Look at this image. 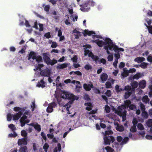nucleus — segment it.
<instances>
[{"label":"nucleus","instance_id":"obj_1","mask_svg":"<svg viewBox=\"0 0 152 152\" xmlns=\"http://www.w3.org/2000/svg\"><path fill=\"white\" fill-rule=\"evenodd\" d=\"M99 38L100 39L93 40L92 42L96 43L99 47H102L104 46L107 54H110L109 49L111 51H113L114 52L118 51L119 52L120 51L123 52L124 51L123 48H118L117 45L113 43L112 40L110 38H106L102 39L100 37Z\"/></svg>","mask_w":152,"mask_h":152},{"label":"nucleus","instance_id":"obj_2","mask_svg":"<svg viewBox=\"0 0 152 152\" xmlns=\"http://www.w3.org/2000/svg\"><path fill=\"white\" fill-rule=\"evenodd\" d=\"M124 102V105H123L118 107L117 110H115L114 108H113V110L115 111V113L122 117L123 121H124L126 119V112L125 110L126 108L128 109L129 108L131 110H134L136 109L135 105L130 104L131 103V101L129 100H126Z\"/></svg>","mask_w":152,"mask_h":152},{"label":"nucleus","instance_id":"obj_3","mask_svg":"<svg viewBox=\"0 0 152 152\" xmlns=\"http://www.w3.org/2000/svg\"><path fill=\"white\" fill-rule=\"evenodd\" d=\"M61 97L63 99H68L71 100L65 104H62L61 102H58L59 105L63 106V107L66 108V111L67 112V113L69 114H70V113L69 112V108L71 106V104L74 100L75 99L77 100L78 99V97L75 96L70 92L66 91H63L61 94Z\"/></svg>","mask_w":152,"mask_h":152},{"label":"nucleus","instance_id":"obj_4","mask_svg":"<svg viewBox=\"0 0 152 152\" xmlns=\"http://www.w3.org/2000/svg\"><path fill=\"white\" fill-rule=\"evenodd\" d=\"M96 4V3L93 0H86L80 5L81 8L80 10L83 12H87L90 10L91 6L93 7Z\"/></svg>","mask_w":152,"mask_h":152},{"label":"nucleus","instance_id":"obj_5","mask_svg":"<svg viewBox=\"0 0 152 152\" xmlns=\"http://www.w3.org/2000/svg\"><path fill=\"white\" fill-rule=\"evenodd\" d=\"M102 132L104 136V140L105 144L109 145L111 142H113L115 140L114 137L112 136H109L113 134V132L110 128H108L107 130L105 131L104 133L103 132Z\"/></svg>","mask_w":152,"mask_h":152},{"label":"nucleus","instance_id":"obj_6","mask_svg":"<svg viewBox=\"0 0 152 152\" xmlns=\"http://www.w3.org/2000/svg\"><path fill=\"white\" fill-rule=\"evenodd\" d=\"M84 52L85 56L88 55L89 57H91L92 59L96 63H99V64L102 63L103 64L106 63V61L105 59H99L97 56H94L92 53L89 50L86 49L85 50Z\"/></svg>","mask_w":152,"mask_h":152},{"label":"nucleus","instance_id":"obj_7","mask_svg":"<svg viewBox=\"0 0 152 152\" xmlns=\"http://www.w3.org/2000/svg\"><path fill=\"white\" fill-rule=\"evenodd\" d=\"M33 60H35L37 63L38 64L42 61V59L41 56H38L37 54L33 52H31L29 55L28 60H30V59Z\"/></svg>","mask_w":152,"mask_h":152},{"label":"nucleus","instance_id":"obj_8","mask_svg":"<svg viewBox=\"0 0 152 152\" xmlns=\"http://www.w3.org/2000/svg\"><path fill=\"white\" fill-rule=\"evenodd\" d=\"M104 116V119L102 118H99V119L101 122H105L107 121L108 123H112L115 119V115L112 114H108Z\"/></svg>","mask_w":152,"mask_h":152},{"label":"nucleus","instance_id":"obj_9","mask_svg":"<svg viewBox=\"0 0 152 152\" xmlns=\"http://www.w3.org/2000/svg\"><path fill=\"white\" fill-rule=\"evenodd\" d=\"M128 140L129 139L127 137H125L121 142L120 143H115L113 145V146L114 148L116 149V150L118 151H119L121 149L123 145L126 143Z\"/></svg>","mask_w":152,"mask_h":152},{"label":"nucleus","instance_id":"obj_10","mask_svg":"<svg viewBox=\"0 0 152 152\" xmlns=\"http://www.w3.org/2000/svg\"><path fill=\"white\" fill-rule=\"evenodd\" d=\"M43 56L44 60L48 65L50 64L51 65H53L56 64L57 62V60L56 59L51 60L46 53H43Z\"/></svg>","mask_w":152,"mask_h":152},{"label":"nucleus","instance_id":"obj_11","mask_svg":"<svg viewBox=\"0 0 152 152\" xmlns=\"http://www.w3.org/2000/svg\"><path fill=\"white\" fill-rule=\"evenodd\" d=\"M24 20L25 21V25L26 27L30 28L29 29H26V30L28 33H31L32 32V27H33L37 29H38V28L37 26V21H36L34 22V25L33 26H31V25L29 24L27 20L24 19Z\"/></svg>","mask_w":152,"mask_h":152},{"label":"nucleus","instance_id":"obj_12","mask_svg":"<svg viewBox=\"0 0 152 152\" xmlns=\"http://www.w3.org/2000/svg\"><path fill=\"white\" fill-rule=\"evenodd\" d=\"M67 8L68 9L69 12L70 14H71V19L73 21H76L77 18V16L76 15H72L73 13V10L71 7V5L67 7Z\"/></svg>","mask_w":152,"mask_h":152},{"label":"nucleus","instance_id":"obj_13","mask_svg":"<svg viewBox=\"0 0 152 152\" xmlns=\"http://www.w3.org/2000/svg\"><path fill=\"white\" fill-rule=\"evenodd\" d=\"M125 89L127 91L125 93L124 97L125 99H127L131 94L133 91L132 90H131V86H125Z\"/></svg>","mask_w":152,"mask_h":152},{"label":"nucleus","instance_id":"obj_14","mask_svg":"<svg viewBox=\"0 0 152 152\" xmlns=\"http://www.w3.org/2000/svg\"><path fill=\"white\" fill-rule=\"evenodd\" d=\"M20 121L21 124V126L22 127L24 126L26 123L29 122V120L27 119V117L26 115H23L20 119Z\"/></svg>","mask_w":152,"mask_h":152},{"label":"nucleus","instance_id":"obj_15","mask_svg":"<svg viewBox=\"0 0 152 152\" xmlns=\"http://www.w3.org/2000/svg\"><path fill=\"white\" fill-rule=\"evenodd\" d=\"M57 106L55 102L50 103L48 105L47 109V112L48 113H51L53 111V109Z\"/></svg>","mask_w":152,"mask_h":152},{"label":"nucleus","instance_id":"obj_16","mask_svg":"<svg viewBox=\"0 0 152 152\" xmlns=\"http://www.w3.org/2000/svg\"><path fill=\"white\" fill-rule=\"evenodd\" d=\"M55 31L56 32H58V36L60 37L59 41H62L64 39V36L62 35V32L61 29L59 28L58 27H56L55 28Z\"/></svg>","mask_w":152,"mask_h":152},{"label":"nucleus","instance_id":"obj_17","mask_svg":"<svg viewBox=\"0 0 152 152\" xmlns=\"http://www.w3.org/2000/svg\"><path fill=\"white\" fill-rule=\"evenodd\" d=\"M96 110H92L91 111L87 112L86 113V116L89 119H92V118H93L94 119H96L95 116L92 115V114H95L96 112Z\"/></svg>","mask_w":152,"mask_h":152},{"label":"nucleus","instance_id":"obj_18","mask_svg":"<svg viewBox=\"0 0 152 152\" xmlns=\"http://www.w3.org/2000/svg\"><path fill=\"white\" fill-rule=\"evenodd\" d=\"M52 70L48 69H47L41 71L40 72L41 75L44 76L48 77Z\"/></svg>","mask_w":152,"mask_h":152},{"label":"nucleus","instance_id":"obj_19","mask_svg":"<svg viewBox=\"0 0 152 152\" xmlns=\"http://www.w3.org/2000/svg\"><path fill=\"white\" fill-rule=\"evenodd\" d=\"M48 77V81L50 83H51L55 79L56 75L54 72H53L51 71Z\"/></svg>","mask_w":152,"mask_h":152},{"label":"nucleus","instance_id":"obj_20","mask_svg":"<svg viewBox=\"0 0 152 152\" xmlns=\"http://www.w3.org/2000/svg\"><path fill=\"white\" fill-rule=\"evenodd\" d=\"M72 34L76 39H78L82 34L77 29H75L73 31Z\"/></svg>","mask_w":152,"mask_h":152},{"label":"nucleus","instance_id":"obj_21","mask_svg":"<svg viewBox=\"0 0 152 152\" xmlns=\"http://www.w3.org/2000/svg\"><path fill=\"white\" fill-rule=\"evenodd\" d=\"M114 124L116 129L118 131L122 132L124 130V128L123 126L119 125L118 122H114Z\"/></svg>","mask_w":152,"mask_h":152},{"label":"nucleus","instance_id":"obj_22","mask_svg":"<svg viewBox=\"0 0 152 152\" xmlns=\"http://www.w3.org/2000/svg\"><path fill=\"white\" fill-rule=\"evenodd\" d=\"M28 125L34 127V128L38 132H40L41 130V128L40 125L38 124L37 123H31L28 124Z\"/></svg>","mask_w":152,"mask_h":152},{"label":"nucleus","instance_id":"obj_23","mask_svg":"<svg viewBox=\"0 0 152 152\" xmlns=\"http://www.w3.org/2000/svg\"><path fill=\"white\" fill-rule=\"evenodd\" d=\"M27 137H25L24 138L19 139L18 142V144L19 145H21L22 144L26 145L27 144Z\"/></svg>","mask_w":152,"mask_h":152},{"label":"nucleus","instance_id":"obj_24","mask_svg":"<svg viewBox=\"0 0 152 152\" xmlns=\"http://www.w3.org/2000/svg\"><path fill=\"white\" fill-rule=\"evenodd\" d=\"M84 35H88L89 36H94L95 35V33L92 31H89L87 30H85L84 31Z\"/></svg>","mask_w":152,"mask_h":152},{"label":"nucleus","instance_id":"obj_25","mask_svg":"<svg viewBox=\"0 0 152 152\" xmlns=\"http://www.w3.org/2000/svg\"><path fill=\"white\" fill-rule=\"evenodd\" d=\"M114 80L111 79L107 82L105 84L106 88H108L111 87L112 85L114 84Z\"/></svg>","mask_w":152,"mask_h":152},{"label":"nucleus","instance_id":"obj_26","mask_svg":"<svg viewBox=\"0 0 152 152\" xmlns=\"http://www.w3.org/2000/svg\"><path fill=\"white\" fill-rule=\"evenodd\" d=\"M93 87V85L91 83L90 84H84L83 85L84 88L87 91L90 90Z\"/></svg>","mask_w":152,"mask_h":152},{"label":"nucleus","instance_id":"obj_27","mask_svg":"<svg viewBox=\"0 0 152 152\" xmlns=\"http://www.w3.org/2000/svg\"><path fill=\"white\" fill-rule=\"evenodd\" d=\"M45 82L43 80H40L39 82L38 83L37 85V86L38 87L43 88L45 87Z\"/></svg>","mask_w":152,"mask_h":152},{"label":"nucleus","instance_id":"obj_28","mask_svg":"<svg viewBox=\"0 0 152 152\" xmlns=\"http://www.w3.org/2000/svg\"><path fill=\"white\" fill-rule=\"evenodd\" d=\"M146 82L144 80H142L139 84V87L141 88H144L146 86Z\"/></svg>","mask_w":152,"mask_h":152},{"label":"nucleus","instance_id":"obj_29","mask_svg":"<svg viewBox=\"0 0 152 152\" xmlns=\"http://www.w3.org/2000/svg\"><path fill=\"white\" fill-rule=\"evenodd\" d=\"M108 76L105 73H102L100 76V79L102 81L104 82L107 79Z\"/></svg>","mask_w":152,"mask_h":152},{"label":"nucleus","instance_id":"obj_30","mask_svg":"<svg viewBox=\"0 0 152 152\" xmlns=\"http://www.w3.org/2000/svg\"><path fill=\"white\" fill-rule=\"evenodd\" d=\"M124 72L121 74V76L123 77H126L127 76L129 73V70H127L126 68H124L123 69Z\"/></svg>","mask_w":152,"mask_h":152},{"label":"nucleus","instance_id":"obj_31","mask_svg":"<svg viewBox=\"0 0 152 152\" xmlns=\"http://www.w3.org/2000/svg\"><path fill=\"white\" fill-rule=\"evenodd\" d=\"M145 60V58L143 57H138L135 58L134 61L140 63Z\"/></svg>","mask_w":152,"mask_h":152},{"label":"nucleus","instance_id":"obj_32","mask_svg":"<svg viewBox=\"0 0 152 152\" xmlns=\"http://www.w3.org/2000/svg\"><path fill=\"white\" fill-rule=\"evenodd\" d=\"M85 105L86 107V109L88 110H90L92 109V106L91 103H85Z\"/></svg>","mask_w":152,"mask_h":152},{"label":"nucleus","instance_id":"obj_33","mask_svg":"<svg viewBox=\"0 0 152 152\" xmlns=\"http://www.w3.org/2000/svg\"><path fill=\"white\" fill-rule=\"evenodd\" d=\"M22 114L20 113H17L16 114L13 115V120H16L18 119L21 116Z\"/></svg>","mask_w":152,"mask_h":152},{"label":"nucleus","instance_id":"obj_34","mask_svg":"<svg viewBox=\"0 0 152 152\" xmlns=\"http://www.w3.org/2000/svg\"><path fill=\"white\" fill-rule=\"evenodd\" d=\"M44 65L42 64H39L38 65H37L35 66L36 68L34 69V70L35 71L36 70H38L39 71H40L41 70V68Z\"/></svg>","mask_w":152,"mask_h":152},{"label":"nucleus","instance_id":"obj_35","mask_svg":"<svg viewBox=\"0 0 152 152\" xmlns=\"http://www.w3.org/2000/svg\"><path fill=\"white\" fill-rule=\"evenodd\" d=\"M68 66V64L67 63H64L59 65L57 66V68L58 69H63L66 67Z\"/></svg>","mask_w":152,"mask_h":152},{"label":"nucleus","instance_id":"obj_36","mask_svg":"<svg viewBox=\"0 0 152 152\" xmlns=\"http://www.w3.org/2000/svg\"><path fill=\"white\" fill-rule=\"evenodd\" d=\"M14 110L16 112H18V113L22 114V111L23 110V109L21 108L16 107L14 108Z\"/></svg>","mask_w":152,"mask_h":152},{"label":"nucleus","instance_id":"obj_37","mask_svg":"<svg viewBox=\"0 0 152 152\" xmlns=\"http://www.w3.org/2000/svg\"><path fill=\"white\" fill-rule=\"evenodd\" d=\"M61 149V144L60 143L58 144L57 147L55 148L54 150V152H60Z\"/></svg>","mask_w":152,"mask_h":152},{"label":"nucleus","instance_id":"obj_38","mask_svg":"<svg viewBox=\"0 0 152 152\" xmlns=\"http://www.w3.org/2000/svg\"><path fill=\"white\" fill-rule=\"evenodd\" d=\"M60 79V77L59 76H58L56 79V86H61V84L59 83V80Z\"/></svg>","mask_w":152,"mask_h":152},{"label":"nucleus","instance_id":"obj_39","mask_svg":"<svg viewBox=\"0 0 152 152\" xmlns=\"http://www.w3.org/2000/svg\"><path fill=\"white\" fill-rule=\"evenodd\" d=\"M131 86L133 88V89L131 88V90H132V91H134L135 88H137L138 86V83L136 81L133 82Z\"/></svg>","mask_w":152,"mask_h":152},{"label":"nucleus","instance_id":"obj_40","mask_svg":"<svg viewBox=\"0 0 152 152\" xmlns=\"http://www.w3.org/2000/svg\"><path fill=\"white\" fill-rule=\"evenodd\" d=\"M69 74L70 75H77L79 76H80V75H82L81 73L79 71H75V72H74V71L71 72L69 73Z\"/></svg>","mask_w":152,"mask_h":152},{"label":"nucleus","instance_id":"obj_41","mask_svg":"<svg viewBox=\"0 0 152 152\" xmlns=\"http://www.w3.org/2000/svg\"><path fill=\"white\" fill-rule=\"evenodd\" d=\"M142 101L146 103H147L149 101V99L147 96H144L142 99Z\"/></svg>","mask_w":152,"mask_h":152},{"label":"nucleus","instance_id":"obj_42","mask_svg":"<svg viewBox=\"0 0 152 152\" xmlns=\"http://www.w3.org/2000/svg\"><path fill=\"white\" fill-rule=\"evenodd\" d=\"M141 76V74L140 73H137L133 76V78L136 80L138 79Z\"/></svg>","mask_w":152,"mask_h":152},{"label":"nucleus","instance_id":"obj_43","mask_svg":"<svg viewBox=\"0 0 152 152\" xmlns=\"http://www.w3.org/2000/svg\"><path fill=\"white\" fill-rule=\"evenodd\" d=\"M69 16L68 15H66V17L68 19H66L65 21V23L67 25H70L71 24L70 20L69 19Z\"/></svg>","mask_w":152,"mask_h":152},{"label":"nucleus","instance_id":"obj_44","mask_svg":"<svg viewBox=\"0 0 152 152\" xmlns=\"http://www.w3.org/2000/svg\"><path fill=\"white\" fill-rule=\"evenodd\" d=\"M36 106L35 104V101H33L32 102L31 105V109L32 111H33L36 108Z\"/></svg>","mask_w":152,"mask_h":152},{"label":"nucleus","instance_id":"obj_45","mask_svg":"<svg viewBox=\"0 0 152 152\" xmlns=\"http://www.w3.org/2000/svg\"><path fill=\"white\" fill-rule=\"evenodd\" d=\"M114 54V57L115 60H118L120 58V53L119 52H115Z\"/></svg>","mask_w":152,"mask_h":152},{"label":"nucleus","instance_id":"obj_46","mask_svg":"<svg viewBox=\"0 0 152 152\" xmlns=\"http://www.w3.org/2000/svg\"><path fill=\"white\" fill-rule=\"evenodd\" d=\"M146 27L148 28L149 32L152 34V26H148V25L146 23H144Z\"/></svg>","mask_w":152,"mask_h":152},{"label":"nucleus","instance_id":"obj_47","mask_svg":"<svg viewBox=\"0 0 152 152\" xmlns=\"http://www.w3.org/2000/svg\"><path fill=\"white\" fill-rule=\"evenodd\" d=\"M81 88V87L80 86V83H79L78 84L76 85V89L75 90L77 92H79L80 91V89Z\"/></svg>","mask_w":152,"mask_h":152},{"label":"nucleus","instance_id":"obj_48","mask_svg":"<svg viewBox=\"0 0 152 152\" xmlns=\"http://www.w3.org/2000/svg\"><path fill=\"white\" fill-rule=\"evenodd\" d=\"M107 152H114V150L109 146L105 147L104 148Z\"/></svg>","mask_w":152,"mask_h":152},{"label":"nucleus","instance_id":"obj_49","mask_svg":"<svg viewBox=\"0 0 152 152\" xmlns=\"http://www.w3.org/2000/svg\"><path fill=\"white\" fill-rule=\"evenodd\" d=\"M148 64L147 63L142 62L140 64V66L141 68L145 69L147 67Z\"/></svg>","mask_w":152,"mask_h":152},{"label":"nucleus","instance_id":"obj_50","mask_svg":"<svg viewBox=\"0 0 152 152\" xmlns=\"http://www.w3.org/2000/svg\"><path fill=\"white\" fill-rule=\"evenodd\" d=\"M8 127L10 128L13 132L16 129V127L15 126L12 124H10L8 125Z\"/></svg>","mask_w":152,"mask_h":152},{"label":"nucleus","instance_id":"obj_51","mask_svg":"<svg viewBox=\"0 0 152 152\" xmlns=\"http://www.w3.org/2000/svg\"><path fill=\"white\" fill-rule=\"evenodd\" d=\"M43 7H44L45 10L47 12H48L50 8V6L48 5H45L44 4Z\"/></svg>","mask_w":152,"mask_h":152},{"label":"nucleus","instance_id":"obj_52","mask_svg":"<svg viewBox=\"0 0 152 152\" xmlns=\"http://www.w3.org/2000/svg\"><path fill=\"white\" fill-rule=\"evenodd\" d=\"M142 116L145 118H147L148 117V115L147 112L145 111H142Z\"/></svg>","mask_w":152,"mask_h":152},{"label":"nucleus","instance_id":"obj_53","mask_svg":"<svg viewBox=\"0 0 152 152\" xmlns=\"http://www.w3.org/2000/svg\"><path fill=\"white\" fill-rule=\"evenodd\" d=\"M137 127L138 129L140 130H142L144 129L143 126L141 123L138 124Z\"/></svg>","mask_w":152,"mask_h":152},{"label":"nucleus","instance_id":"obj_54","mask_svg":"<svg viewBox=\"0 0 152 152\" xmlns=\"http://www.w3.org/2000/svg\"><path fill=\"white\" fill-rule=\"evenodd\" d=\"M146 124L148 126H152V119H150L148 120L147 121Z\"/></svg>","mask_w":152,"mask_h":152},{"label":"nucleus","instance_id":"obj_55","mask_svg":"<svg viewBox=\"0 0 152 152\" xmlns=\"http://www.w3.org/2000/svg\"><path fill=\"white\" fill-rule=\"evenodd\" d=\"M136 126L133 125L130 129V131L132 132H135L136 131Z\"/></svg>","mask_w":152,"mask_h":152},{"label":"nucleus","instance_id":"obj_56","mask_svg":"<svg viewBox=\"0 0 152 152\" xmlns=\"http://www.w3.org/2000/svg\"><path fill=\"white\" fill-rule=\"evenodd\" d=\"M12 115L10 113H8L7 115V120L8 121H10L12 120Z\"/></svg>","mask_w":152,"mask_h":152},{"label":"nucleus","instance_id":"obj_57","mask_svg":"<svg viewBox=\"0 0 152 152\" xmlns=\"http://www.w3.org/2000/svg\"><path fill=\"white\" fill-rule=\"evenodd\" d=\"M115 89L116 91L117 92H119L122 90V89L121 88H119V86L118 85H117L115 86Z\"/></svg>","mask_w":152,"mask_h":152},{"label":"nucleus","instance_id":"obj_58","mask_svg":"<svg viewBox=\"0 0 152 152\" xmlns=\"http://www.w3.org/2000/svg\"><path fill=\"white\" fill-rule=\"evenodd\" d=\"M21 135L22 136L26 137L27 135L26 132L25 130H23L21 132Z\"/></svg>","mask_w":152,"mask_h":152},{"label":"nucleus","instance_id":"obj_59","mask_svg":"<svg viewBox=\"0 0 152 152\" xmlns=\"http://www.w3.org/2000/svg\"><path fill=\"white\" fill-rule=\"evenodd\" d=\"M78 57L77 56H75L73 58H71L72 60L74 63H76L77 62Z\"/></svg>","mask_w":152,"mask_h":152},{"label":"nucleus","instance_id":"obj_60","mask_svg":"<svg viewBox=\"0 0 152 152\" xmlns=\"http://www.w3.org/2000/svg\"><path fill=\"white\" fill-rule=\"evenodd\" d=\"M49 147L48 145L46 143H45L44 145L43 146V148L44 149L45 152H47V150L48 148Z\"/></svg>","mask_w":152,"mask_h":152},{"label":"nucleus","instance_id":"obj_61","mask_svg":"<svg viewBox=\"0 0 152 152\" xmlns=\"http://www.w3.org/2000/svg\"><path fill=\"white\" fill-rule=\"evenodd\" d=\"M108 54L109 55L107 57L108 60V61H111L113 60V55L112 54H110V53Z\"/></svg>","mask_w":152,"mask_h":152},{"label":"nucleus","instance_id":"obj_62","mask_svg":"<svg viewBox=\"0 0 152 152\" xmlns=\"http://www.w3.org/2000/svg\"><path fill=\"white\" fill-rule=\"evenodd\" d=\"M139 104L142 111H145V105L141 102Z\"/></svg>","mask_w":152,"mask_h":152},{"label":"nucleus","instance_id":"obj_63","mask_svg":"<svg viewBox=\"0 0 152 152\" xmlns=\"http://www.w3.org/2000/svg\"><path fill=\"white\" fill-rule=\"evenodd\" d=\"M84 68L85 69L87 70H89L90 69H91L92 68L91 66L90 65L88 64H87L85 66Z\"/></svg>","mask_w":152,"mask_h":152},{"label":"nucleus","instance_id":"obj_64","mask_svg":"<svg viewBox=\"0 0 152 152\" xmlns=\"http://www.w3.org/2000/svg\"><path fill=\"white\" fill-rule=\"evenodd\" d=\"M27 149L26 146L21 148L19 150V152H26V151Z\"/></svg>","mask_w":152,"mask_h":152}]
</instances>
